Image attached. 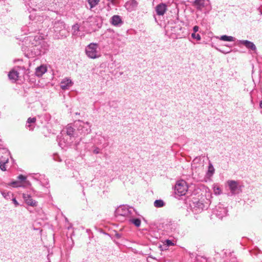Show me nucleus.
Wrapping results in <instances>:
<instances>
[{"mask_svg":"<svg viewBox=\"0 0 262 262\" xmlns=\"http://www.w3.org/2000/svg\"><path fill=\"white\" fill-rule=\"evenodd\" d=\"M32 46L29 49L32 56H39L44 54L48 50V45L43 40L40 39L39 37H35L31 43Z\"/></svg>","mask_w":262,"mask_h":262,"instance_id":"nucleus-1","label":"nucleus"},{"mask_svg":"<svg viewBox=\"0 0 262 262\" xmlns=\"http://www.w3.org/2000/svg\"><path fill=\"white\" fill-rule=\"evenodd\" d=\"M53 31L54 33V37L56 39H62L66 37L69 33L66 29V25L61 20H55L52 22Z\"/></svg>","mask_w":262,"mask_h":262,"instance_id":"nucleus-2","label":"nucleus"},{"mask_svg":"<svg viewBox=\"0 0 262 262\" xmlns=\"http://www.w3.org/2000/svg\"><path fill=\"white\" fill-rule=\"evenodd\" d=\"M74 126L76 128L79 136H84L91 132V125L88 122H84L78 120L75 121Z\"/></svg>","mask_w":262,"mask_h":262,"instance_id":"nucleus-3","label":"nucleus"},{"mask_svg":"<svg viewBox=\"0 0 262 262\" xmlns=\"http://www.w3.org/2000/svg\"><path fill=\"white\" fill-rule=\"evenodd\" d=\"M85 54L91 59H96L100 57V51L98 44L91 43L85 47Z\"/></svg>","mask_w":262,"mask_h":262,"instance_id":"nucleus-4","label":"nucleus"},{"mask_svg":"<svg viewBox=\"0 0 262 262\" xmlns=\"http://www.w3.org/2000/svg\"><path fill=\"white\" fill-rule=\"evenodd\" d=\"M135 210L132 207L127 205H121L115 210V215L118 220H122L121 217H128L132 215Z\"/></svg>","mask_w":262,"mask_h":262,"instance_id":"nucleus-5","label":"nucleus"},{"mask_svg":"<svg viewBox=\"0 0 262 262\" xmlns=\"http://www.w3.org/2000/svg\"><path fill=\"white\" fill-rule=\"evenodd\" d=\"M226 183L230 190L231 195L238 194L242 191V185L239 181L228 180Z\"/></svg>","mask_w":262,"mask_h":262,"instance_id":"nucleus-6","label":"nucleus"},{"mask_svg":"<svg viewBox=\"0 0 262 262\" xmlns=\"http://www.w3.org/2000/svg\"><path fill=\"white\" fill-rule=\"evenodd\" d=\"M188 189L186 182L184 180L179 181L177 182L174 187L175 193L179 196H182L186 194Z\"/></svg>","mask_w":262,"mask_h":262,"instance_id":"nucleus-7","label":"nucleus"},{"mask_svg":"<svg viewBox=\"0 0 262 262\" xmlns=\"http://www.w3.org/2000/svg\"><path fill=\"white\" fill-rule=\"evenodd\" d=\"M227 209L223 204H220L213 209V213L220 219H222L227 213Z\"/></svg>","mask_w":262,"mask_h":262,"instance_id":"nucleus-8","label":"nucleus"},{"mask_svg":"<svg viewBox=\"0 0 262 262\" xmlns=\"http://www.w3.org/2000/svg\"><path fill=\"white\" fill-rule=\"evenodd\" d=\"M26 6H29L33 10L42 9V0H24Z\"/></svg>","mask_w":262,"mask_h":262,"instance_id":"nucleus-9","label":"nucleus"},{"mask_svg":"<svg viewBox=\"0 0 262 262\" xmlns=\"http://www.w3.org/2000/svg\"><path fill=\"white\" fill-rule=\"evenodd\" d=\"M108 138V136L102 135V134H97L95 138V142L97 145L102 144L103 147L105 148L108 145V143L107 142Z\"/></svg>","mask_w":262,"mask_h":262,"instance_id":"nucleus-10","label":"nucleus"},{"mask_svg":"<svg viewBox=\"0 0 262 262\" xmlns=\"http://www.w3.org/2000/svg\"><path fill=\"white\" fill-rule=\"evenodd\" d=\"M209 3V0H195L193 3V5L197 10L202 11Z\"/></svg>","mask_w":262,"mask_h":262,"instance_id":"nucleus-11","label":"nucleus"},{"mask_svg":"<svg viewBox=\"0 0 262 262\" xmlns=\"http://www.w3.org/2000/svg\"><path fill=\"white\" fill-rule=\"evenodd\" d=\"M73 84V82L70 78H64L63 79L60 84V88L63 90H68Z\"/></svg>","mask_w":262,"mask_h":262,"instance_id":"nucleus-12","label":"nucleus"},{"mask_svg":"<svg viewBox=\"0 0 262 262\" xmlns=\"http://www.w3.org/2000/svg\"><path fill=\"white\" fill-rule=\"evenodd\" d=\"M23 199L25 203L29 206L36 207L37 206V202L32 199L31 196L27 193L23 194Z\"/></svg>","mask_w":262,"mask_h":262,"instance_id":"nucleus-13","label":"nucleus"},{"mask_svg":"<svg viewBox=\"0 0 262 262\" xmlns=\"http://www.w3.org/2000/svg\"><path fill=\"white\" fill-rule=\"evenodd\" d=\"M138 5V3L136 0H129L125 3V7L128 11L132 12L136 10Z\"/></svg>","mask_w":262,"mask_h":262,"instance_id":"nucleus-14","label":"nucleus"},{"mask_svg":"<svg viewBox=\"0 0 262 262\" xmlns=\"http://www.w3.org/2000/svg\"><path fill=\"white\" fill-rule=\"evenodd\" d=\"M67 135L70 137L77 138L79 137V134L77 133V130H76L71 125H68L66 128Z\"/></svg>","mask_w":262,"mask_h":262,"instance_id":"nucleus-15","label":"nucleus"},{"mask_svg":"<svg viewBox=\"0 0 262 262\" xmlns=\"http://www.w3.org/2000/svg\"><path fill=\"white\" fill-rule=\"evenodd\" d=\"M239 43L244 45L247 49H250L254 52L256 51V47L253 42L247 40H240Z\"/></svg>","mask_w":262,"mask_h":262,"instance_id":"nucleus-16","label":"nucleus"},{"mask_svg":"<svg viewBox=\"0 0 262 262\" xmlns=\"http://www.w3.org/2000/svg\"><path fill=\"white\" fill-rule=\"evenodd\" d=\"M166 10L167 6L163 3L158 5L156 7V11L158 15H163Z\"/></svg>","mask_w":262,"mask_h":262,"instance_id":"nucleus-17","label":"nucleus"},{"mask_svg":"<svg viewBox=\"0 0 262 262\" xmlns=\"http://www.w3.org/2000/svg\"><path fill=\"white\" fill-rule=\"evenodd\" d=\"M204 208V204L200 201H197L193 203V207H192V209L193 211L195 213L202 211Z\"/></svg>","mask_w":262,"mask_h":262,"instance_id":"nucleus-18","label":"nucleus"},{"mask_svg":"<svg viewBox=\"0 0 262 262\" xmlns=\"http://www.w3.org/2000/svg\"><path fill=\"white\" fill-rule=\"evenodd\" d=\"M111 23L115 26H120L123 24V21L120 16L115 15L111 18Z\"/></svg>","mask_w":262,"mask_h":262,"instance_id":"nucleus-19","label":"nucleus"},{"mask_svg":"<svg viewBox=\"0 0 262 262\" xmlns=\"http://www.w3.org/2000/svg\"><path fill=\"white\" fill-rule=\"evenodd\" d=\"M36 120L35 117L31 118L29 117L27 121L26 127L30 130H32L34 127L35 123Z\"/></svg>","mask_w":262,"mask_h":262,"instance_id":"nucleus-20","label":"nucleus"},{"mask_svg":"<svg viewBox=\"0 0 262 262\" xmlns=\"http://www.w3.org/2000/svg\"><path fill=\"white\" fill-rule=\"evenodd\" d=\"M47 71V68L43 65H41L36 68L35 74L38 77L41 76Z\"/></svg>","mask_w":262,"mask_h":262,"instance_id":"nucleus-21","label":"nucleus"},{"mask_svg":"<svg viewBox=\"0 0 262 262\" xmlns=\"http://www.w3.org/2000/svg\"><path fill=\"white\" fill-rule=\"evenodd\" d=\"M17 179L19 182H21V183L23 185H25V187L30 186V182L27 180V177L22 174H20L17 177Z\"/></svg>","mask_w":262,"mask_h":262,"instance_id":"nucleus-22","label":"nucleus"},{"mask_svg":"<svg viewBox=\"0 0 262 262\" xmlns=\"http://www.w3.org/2000/svg\"><path fill=\"white\" fill-rule=\"evenodd\" d=\"M19 76V73L14 69L11 70L8 74V77L10 79L16 81L17 80Z\"/></svg>","mask_w":262,"mask_h":262,"instance_id":"nucleus-23","label":"nucleus"},{"mask_svg":"<svg viewBox=\"0 0 262 262\" xmlns=\"http://www.w3.org/2000/svg\"><path fill=\"white\" fill-rule=\"evenodd\" d=\"M215 171V169L213 167V165L212 163H209V166H208V169L206 172V177L208 178H211L214 174Z\"/></svg>","mask_w":262,"mask_h":262,"instance_id":"nucleus-24","label":"nucleus"},{"mask_svg":"<svg viewBox=\"0 0 262 262\" xmlns=\"http://www.w3.org/2000/svg\"><path fill=\"white\" fill-rule=\"evenodd\" d=\"M220 39L226 41H234L235 38L231 36H227L226 35H222L220 37Z\"/></svg>","mask_w":262,"mask_h":262,"instance_id":"nucleus-25","label":"nucleus"},{"mask_svg":"<svg viewBox=\"0 0 262 262\" xmlns=\"http://www.w3.org/2000/svg\"><path fill=\"white\" fill-rule=\"evenodd\" d=\"M129 221L130 223L133 224L135 226L137 227H139L141 225V220L138 218H130L129 220Z\"/></svg>","mask_w":262,"mask_h":262,"instance_id":"nucleus-26","label":"nucleus"},{"mask_svg":"<svg viewBox=\"0 0 262 262\" xmlns=\"http://www.w3.org/2000/svg\"><path fill=\"white\" fill-rule=\"evenodd\" d=\"M8 185L13 187H25V185H23V184L21 183V182H19L18 181H12V182L10 183Z\"/></svg>","mask_w":262,"mask_h":262,"instance_id":"nucleus-27","label":"nucleus"},{"mask_svg":"<svg viewBox=\"0 0 262 262\" xmlns=\"http://www.w3.org/2000/svg\"><path fill=\"white\" fill-rule=\"evenodd\" d=\"M154 206L156 208L162 207L165 205V203L162 200H157L154 202Z\"/></svg>","mask_w":262,"mask_h":262,"instance_id":"nucleus-28","label":"nucleus"},{"mask_svg":"<svg viewBox=\"0 0 262 262\" xmlns=\"http://www.w3.org/2000/svg\"><path fill=\"white\" fill-rule=\"evenodd\" d=\"M90 6V9L96 6L100 2V0H87Z\"/></svg>","mask_w":262,"mask_h":262,"instance_id":"nucleus-29","label":"nucleus"},{"mask_svg":"<svg viewBox=\"0 0 262 262\" xmlns=\"http://www.w3.org/2000/svg\"><path fill=\"white\" fill-rule=\"evenodd\" d=\"M1 194H2L3 197L7 200L11 199V197L13 196V193L10 191H9V192L2 191Z\"/></svg>","mask_w":262,"mask_h":262,"instance_id":"nucleus-30","label":"nucleus"},{"mask_svg":"<svg viewBox=\"0 0 262 262\" xmlns=\"http://www.w3.org/2000/svg\"><path fill=\"white\" fill-rule=\"evenodd\" d=\"M213 189L214 193L215 195H220L221 194L222 190H221V188L219 186H217L216 184L213 185Z\"/></svg>","mask_w":262,"mask_h":262,"instance_id":"nucleus-31","label":"nucleus"},{"mask_svg":"<svg viewBox=\"0 0 262 262\" xmlns=\"http://www.w3.org/2000/svg\"><path fill=\"white\" fill-rule=\"evenodd\" d=\"M59 141H58V144L61 147V148H64V147H66L67 145H69L70 144V142H66L64 141V138H63L62 139H60L59 138Z\"/></svg>","mask_w":262,"mask_h":262,"instance_id":"nucleus-32","label":"nucleus"},{"mask_svg":"<svg viewBox=\"0 0 262 262\" xmlns=\"http://www.w3.org/2000/svg\"><path fill=\"white\" fill-rule=\"evenodd\" d=\"M191 37H192V38L196 39V40H200L201 39V36L199 34H196L195 33H192L191 34Z\"/></svg>","mask_w":262,"mask_h":262,"instance_id":"nucleus-33","label":"nucleus"},{"mask_svg":"<svg viewBox=\"0 0 262 262\" xmlns=\"http://www.w3.org/2000/svg\"><path fill=\"white\" fill-rule=\"evenodd\" d=\"M8 161V158H5L3 156H2L0 157V163H3L6 164L7 163Z\"/></svg>","mask_w":262,"mask_h":262,"instance_id":"nucleus-34","label":"nucleus"},{"mask_svg":"<svg viewBox=\"0 0 262 262\" xmlns=\"http://www.w3.org/2000/svg\"><path fill=\"white\" fill-rule=\"evenodd\" d=\"M93 152L94 154H98L100 153V149L97 147L94 146Z\"/></svg>","mask_w":262,"mask_h":262,"instance_id":"nucleus-35","label":"nucleus"},{"mask_svg":"<svg viewBox=\"0 0 262 262\" xmlns=\"http://www.w3.org/2000/svg\"><path fill=\"white\" fill-rule=\"evenodd\" d=\"M40 184L43 186H47L49 184V181L48 180H45V182H42L40 181Z\"/></svg>","mask_w":262,"mask_h":262,"instance_id":"nucleus-36","label":"nucleus"},{"mask_svg":"<svg viewBox=\"0 0 262 262\" xmlns=\"http://www.w3.org/2000/svg\"><path fill=\"white\" fill-rule=\"evenodd\" d=\"M5 164H3V163H0V169L3 170V171H5L6 170V168L5 167Z\"/></svg>","mask_w":262,"mask_h":262,"instance_id":"nucleus-37","label":"nucleus"},{"mask_svg":"<svg viewBox=\"0 0 262 262\" xmlns=\"http://www.w3.org/2000/svg\"><path fill=\"white\" fill-rule=\"evenodd\" d=\"M12 201L16 207L19 205L18 202L16 201L15 198H12Z\"/></svg>","mask_w":262,"mask_h":262,"instance_id":"nucleus-38","label":"nucleus"},{"mask_svg":"<svg viewBox=\"0 0 262 262\" xmlns=\"http://www.w3.org/2000/svg\"><path fill=\"white\" fill-rule=\"evenodd\" d=\"M199 28L198 26H194L193 28V31L194 32L193 33H195L196 32H197L199 31Z\"/></svg>","mask_w":262,"mask_h":262,"instance_id":"nucleus-39","label":"nucleus"},{"mask_svg":"<svg viewBox=\"0 0 262 262\" xmlns=\"http://www.w3.org/2000/svg\"><path fill=\"white\" fill-rule=\"evenodd\" d=\"M166 243H167V245L168 246L173 245V243L171 241H170V240H167L166 241Z\"/></svg>","mask_w":262,"mask_h":262,"instance_id":"nucleus-40","label":"nucleus"},{"mask_svg":"<svg viewBox=\"0 0 262 262\" xmlns=\"http://www.w3.org/2000/svg\"><path fill=\"white\" fill-rule=\"evenodd\" d=\"M78 27L76 25H74L73 27V29L75 30H78Z\"/></svg>","mask_w":262,"mask_h":262,"instance_id":"nucleus-41","label":"nucleus"},{"mask_svg":"<svg viewBox=\"0 0 262 262\" xmlns=\"http://www.w3.org/2000/svg\"><path fill=\"white\" fill-rule=\"evenodd\" d=\"M217 50L218 51H219L220 52H222V53H229V51L225 52V51H223V50H221V49H217Z\"/></svg>","mask_w":262,"mask_h":262,"instance_id":"nucleus-42","label":"nucleus"},{"mask_svg":"<svg viewBox=\"0 0 262 262\" xmlns=\"http://www.w3.org/2000/svg\"><path fill=\"white\" fill-rule=\"evenodd\" d=\"M29 31H30V32H34V31H36V29L33 30L32 29H29Z\"/></svg>","mask_w":262,"mask_h":262,"instance_id":"nucleus-43","label":"nucleus"},{"mask_svg":"<svg viewBox=\"0 0 262 262\" xmlns=\"http://www.w3.org/2000/svg\"><path fill=\"white\" fill-rule=\"evenodd\" d=\"M259 106H260V108H262V100L260 102Z\"/></svg>","mask_w":262,"mask_h":262,"instance_id":"nucleus-44","label":"nucleus"},{"mask_svg":"<svg viewBox=\"0 0 262 262\" xmlns=\"http://www.w3.org/2000/svg\"><path fill=\"white\" fill-rule=\"evenodd\" d=\"M109 2H111L112 3H114L115 0H107Z\"/></svg>","mask_w":262,"mask_h":262,"instance_id":"nucleus-45","label":"nucleus"},{"mask_svg":"<svg viewBox=\"0 0 262 262\" xmlns=\"http://www.w3.org/2000/svg\"><path fill=\"white\" fill-rule=\"evenodd\" d=\"M47 21H48V20H45L43 22H44L45 23H46V22H47Z\"/></svg>","mask_w":262,"mask_h":262,"instance_id":"nucleus-46","label":"nucleus"},{"mask_svg":"<svg viewBox=\"0 0 262 262\" xmlns=\"http://www.w3.org/2000/svg\"><path fill=\"white\" fill-rule=\"evenodd\" d=\"M76 115H79V113H76Z\"/></svg>","mask_w":262,"mask_h":262,"instance_id":"nucleus-47","label":"nucleus"}]
</instances>
